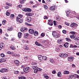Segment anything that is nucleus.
<instances>
[{
	"instance_id": "obj_27",
	"label": "nucleus",
	"mask_w": 79,
	"mask_h": 79,
	"mask_svg": "<svg viewBox=\"0 0 79 79\" xmlns=\"http://www.w3.org/2000/svg\"><path fill=\"white\" fill-rule=\"evenodd\" d=\"M43 60H47V57L46 56H43Z\"/></svg>"
},
{
	"instance_id": "obj_55",
	"label": "nucleus",
	"mask_w": 79,
	"mask_h": 79,
	"mask_svg": "<svg viewBox=\"0 0 79 79\" xmlns=\"http://www.w3.org/2000/svg\"><path fill=\"white\" fill-rule=\"evenodd\" d=\"M4 8L5 9H8V8H9V6H4Z\"/></svg>"
},
{
	"instance_id": "obj_13",
	"label": "nucleus",
	"mask_w": 79,
	"mask_h": 79,
	"mask_svg": "<svg viewBox=\"0 0 79 79\" xmlns=\"http://www.w3.org/2000/svg\"><path fill=\"white\" fill-rule=\"evenodd\" d=\"M74 60V57L71 56L69 57L68 60L69 61H73Z\"/></svg>"
},
{
	"instance_id": "obj_26",
	"label": "nucleus",
	"mask_w": 79,
	"mask_h": 79,
	"mask_svg": "<svg viewBox=\"0 0 79 79\" xmlns=\"http://www.w3.org/2000/svg\"><path fill=\"white\" fill-rule=\"evenodd\" d=\"M57 75L58 77H61V72H59L58 73Z\"/></svg>"
},
{
	"instance_id": "obj_18",
	"label": "nucleus",
	"mask_w": 79,
	"mask_h": 79,
	"mask_svg": "<svg viewBox=\"0 0 79 79\" xmlns=\"http://www.w3.org/2000/svg\"><path fill=\"white\" fill-rule=\"evenodd\" d=\"M64 46L65 48H68L69 46V43H66L64 44Z\"/></svg>"
},
{
	"instance_id": "obj_64",
	"label": "nucleus",
	"mask_w": 79,
	"mask_h": 79,
	"mask_svg": "<svg viewBox=\"0 0 79 79\" xmlns=\"http://www.w3.org/2000/svg\"><path fill=\"white\" fill-rule=\"evenodd\" d=\"M41 36H42V37H44V34L43 33H42L41 34Z\"/></svg>"
},
{
	"instance_id": "obj_57",
	"label": "nucleus",
	"mask_w": 79,
	"mask_h": 79,
	"mask_svg": "<svg viewBox=\"0 0 79 79\" xmlns=\"http://www.w3.org/2000/svg\"><path fill=\"white\" fill-rule=\"evenodd\" d=\"M54 24V26H56V22L55 21H53Z\"/></svg>"
},
{
	"instance_id": "obj_1",
	"label": "nucleus",
	"mask_w": 79,
	"mask_h": 79,
	"mask_svg": "<svg viewBox=\"0 0 79 79\" xmlns=\"http://www.w3.org/2000/svg\"><path fill=\"white\" fill-rule=\"evenodd\" d=\"M23 18V15L21 14H19L18 16L16 17V21L17 22H19V23H21L23 21V19H22Z\"/></svg>"
},
{
	"instance_id": "obj_45",
	"label": "nucleus",
	"mask_w": 79,
	"mask_h": 79,
	"mask_svg": "<svg viewBox=\"0 0 79 79\" xmlns=\"http://www.w3.org/2000/svg\"><path fill=\"white\" fill-rule=\"evenodd\" d=\"M44 8L45 10H47L48 8V7L47 6V5H44Z\"/></svg>"
},
{
	"instance_id": "obj_35",
	"label": "nucleus",
	"mask_w": 79,
	"mask_h": 79,
	"mask_svg": "<svg viewBox=\"0 0 79 79\" xmlns=\"http://www.w3.org/2000/svg\"><path fill=\"white\" fill-rule=\"evenodd\" d=\"M1 62L2 63V62H3V61H6V59L4 58H2L1 59Z\"/></svg>"
},
{
	"instance_id": "obj_21",
	"label": "nucleus",
	"mask_w": 79,
	"mask_h": 79,
	"mask_svg": "<svg viewBox=\"0 0 79 79\" xmlns=\"http://www.w3.org/2000/svg\"><path fill=\"white\" fill-rule=\"evenodd\" d=\"M21 34H22V33L21 32H19L18 33V37L19 38H21Z\"/></svg>"
},
{
	"instance_id": "obj_19",
	"label": "nucleus",
	"mask_w": 79,
	"mask_h": 79,
	"mask_svg": "<svg viewBox=\"0 0 79 79\" xmlns=\"http://www.w3.org/2000/svg\"><path fill=\"white\" fill-rule=\"evenodd\" d=\"M19 79H26V77H24V76L22 75L20 76L19 77Z\"/></svg>"
},
{
	"instance_id": "obj_20",
	"label": "nucleus",
	"mask_w": 79,
	"mask_h": 79,
	"mask_svg": "<svg viewBox=\"0 0 79 79\" xmlns=\"http://www.w3.org/2000/svg\"><path fill=\"white\" fill-rule=\"evenodd\" d=\"M32 69H33L35 70L37 69L38 67L37 66H32Z\"/></svg>"
},
{
	"instance_id": "obj_48",
	"label": "nucleus",
	"mask_w": 79,
	"mask_h": 79,
	"mask_svg": "<svg viewBox=\"0 0 79 79\" xmlns=\"http://www.w3.org/2000/svg\"><path fill=\"white\" fill-rule=\"evenodd\" d=\"M32 65H36L37 64V62H33L32 63Z\"/></svg>"
},
{
	"instance_id": "obj_38",
	"label": "nucleus",
	"mask_w": 79,
	"mask_h": 79,
	"mask_svg": "<svg viewBox=\"0 0 79 79\" xmlns=\"http://www.w3.org/2000/svg\"><path fill=\"white\" fill-rule=\"evenodd\" d=\"M65 40H66V41H67V42H69V41H70L71 40H70V39L68 38H65Z\"/></svg>"
},
{
	"instance_id": "obj_63",
	"label": "nucleus",
	"mask_w": 79,
	"mask_h": 79,
	"mask_svg": "<svg viewBox=\"0 0 79 79\" xmlns=\"http://www.w3.org/2000/svg\"><path fill=\"white\" fill-rule=\"evenodd\" d=\"M18 6L19 8H22V5L21 4H20Z\"/></svg>"
},
{
	"instance_id": "obj_59",
	"label": "nucleus",
	"mask_w": 79,
	"mask_h": 79,
	"mask_svg": "<svg viewBox=\"0 0 79 79\" xmlns=\"http://www.w3.org/2000/svg\"><path fill=\"white\" fill-rule=\"evenodd\" d=\"M52 74H56V71L55 70H53L52 72Z\"/></svg>"
},
{
	"instance_id": "obj_22",
	"label": "nucleus",
	"mask_w": 79,
	"mask_h": 79,
	"mask_svg": "<svg viewBox=\"0 0 79 79\" xmlns=\"http://www.w3.org/2000/svg\"><path fill=\"white\" fill-rule=\"evenodd\" d=\"M34 35H35V36L36 35H37L38 34H39V33L37 31H35V32H34V33H33Z\"/></svg>"
},
{
	"instance_id": "obj_24",
	"label": "nucleus",
	"mask_w": 79,
	"mask_h": 79,
	"mask_svg": "<svg viewBox=\"0 0 79 79\" xmlns=\"http://www.w3.org/2000/svg\"><path fill=\"white\" fill-rule=\"evenodd\" d=\"M64 74H69V72L68 71L65 70L64 72Z\"/></svg>"
},
{
	"instance_id": "obj_11",
	"label": "nucleus",
	"mask_w": 79,
	"mask_h": 79,
	"mask_svg": "<svg viewBox=\"0 0 79 79\" xmlns=\"http://www.w3.org/2000/svg\"><path fill=\"white\" fill-rule=\"evenodd\" d=\"M35 44L36 45H37V46H39V47H43V45L40 44V43H38L37 41L35 42Z\"/></svg>"
},
{
	"instance_id": "obj_6",
	"label": "nucleus",
	"mask_w": 79,
	"mask_h": 79,
	"mask_svg": "<svg viewBox=\"0 0 79 79\" xmlns=\"http://www.w3.org/2000/svg\"><path fill=\"white\" fill-rule=\"evenodd\" d=\"M74 12H73L71 14H69V15H67L68 17H69V16H70V18H74L75 16H76V13L74 14Z\"/></svg>"
},
{
	"instance_id": "obj_52",
	"label": "nucleus",
	"mask_w": 79,
	"mask_h": 79,
	"mask_svg": "<svg viewBox=\"0 0 79 79\" xmlns=\"http://www.w3.org/2000/svg\"><path fill=\"white\" fill-rule=\"evenodd\" d=\"M37 69L38 71H42V69H41L40 68H38V67Z\"/></svg>"
},
{
	"instance_id": "obj_44",
	"label": "nucleus",
	"mask_w": 79,
	"mask_h": 79,
	"mask_svg": "<svg viewBox=\"0 0 79 79\" xmlns=\"http://www.w3.org/2000/svg\"><path fill=\"white\" fill-rule=\"evenodd\" d=\"M26 25H27V26H32V25L31 24H28L27 23H25Z\"/></svg>"
},
{
	"instance_id": "obj_8",
	"label": "nucleus",
	"mask_w": 79,
	"mask_h": 79,
	"mask_svg": "<svg viewBox=\"0 0 79 79\" xmlns=\"http://www.w3.org/2000/svg\"><path fill=\"white\" fill-rule=\"evenodd\" d=\"M1 73H5V72H8V69H2L0 70Z\"/></svg>"
},
{
	"instance_id": "obj_2",
	"label": "nucleus",
	"mask_w": 79,
	"mask_h": 79,
	"mask_svg": "<svg viewBox=\"0 0 79 79\" xmlns=\"http://www.w3.org/2000/svg\"><path fill=\"white\" fill-rule=\"evenodd\" d=\"M52 35L55 38H59L60 36V34L56 31H52Z\"/></svg>"
},
{
	"instance_id": "obj_33",
	"label": "nucleus",
	"mask_w": 79,
	"mask_h": 79,
	"mask_svg": "<svg viewBox=\"0 0 79 79\" xmlns=\"http://www.w3.org/2000/svg\"><path fill=\"white\" fill-rule=\"evenodd\" d=\"M73 39L74 40H75V41H78V38H77V36H74Z\"/></svg>"
},
{
	"instance_id": "obj_43",
	"label": "nucleus",
	"mask_w": 79,
	"mask_h": 79,
	"mask_svg": "<svg viewBox=\"0 0 79 79\" xmlns=\"http://www.w3.org/2000/svg\"><path fill=\"white\" fill-rule=\"evenodd\" d=\"M19 71H14V74H19Z\"/></svg>"
},
{
	"instance_id": "obj_30",
	"label": "nucleus",
	"mask_w": 79,
	"mask_h": 79,
	"mask_svg": "<svg viewBox=\"0 0 79 79\" xmlns=\"http://www.w3.org/2000/svg\"><path fill=\"white\" fill-rule=\"evenodd\" d=\"M28 35H29V34L28 33H25L24 36L25 37V38H27Z\"/></svg>"
},
{
	"instance_id": "obj_16",
	"label": "nucleus",
	"mask_w": 79,
	"mask_h": 79,
	"mask_svg": "<svg viewBox=\"0 0 79 79\" xmlns=\"http://www.w3.org/2000/svg\"><path fill=\"white\" fill-rule=\"evenodd\" d=\"M27 16H31L34 15V14L31 13H27L26 14Z\"/></svg>"
},
{
	"instance_id": "obj_9",
	"label": "nucleus",
	"mask_w": 79,
	"mask_h": 79,
	"mask_svg": "<svg viewBox=\"0 0 79 79\" xmlns=\"http://www.w3.org/2000/svg\"><path fill=\"white\" fill-rule=\"evenodd\" d=\"M48 23L50 26H53V20H49L48 21Z\"/></svg>"
},
{
	"instance_id": "obj_28",
	"label": "nucleus",
	"mask_w": 79,
	"mask_h": 79,
	"mask_svg": "<svg viewBox=\"0 0 79 79\" xmlns=\"http://www.w3.org/2000/svg\"><path fill=\"white\" fill-rule=\"evenodd\" d=\"M26 10L27 12H31L32 10H31V9H30L29 8H27Z\"/></svg>"
},
{
	"instance_id": "obj_58",
	"label": "nucleus",
	"mask_w": 79,
	"mask_h": 79,
	"mask_svg": "<svg viewBox=\"0 0 79 79\" xmlns=\"http://www.w3.org/2000/svg\"><path fill=\"white\" fill-rule=\"evenodd\" d=\"M0 47L2 48H3V47H4V45H2V44H0Z\"/></svg>"
},
{
	"instance_id": "obj_23",
	"label": "nucleus",
	"mask_w": 79,
	"mask_h": 79,
	"mask_svg": "<svg viewBox=\"0 0 79 79\" xmlns=\"http://www.w3.org/2000/svg\"><path fill=\"white\" fill-rule=\"evenodd\" d=\"M10 47L11 49L13 50H16V48L13 46H10Z\"/></svg>"
},
{
	"instance_id": "obj_12",
	"label": "nucleus",
	"mask_w": 79,
	"mask_h": 79,
	"mask_svg": "<svg viewBox=\"0 0 79 79\" xmlns=\"http://www.w3.org/2000/svg\"><path fill=\"white\" fill-rule=\"evenodd\" d=\"M28 31H29V33L31 34H33L34 32L33 29H29Z\"/></svg>"
},
{
	"instance_id": "obj_54",
	"label": "nucleus",
	"mask_w": 79,
	"mask_h": 79,
	"mask_svg": "<svg viewBox=\"0 0 79 79\" xmlns=\"http://www.w3.org/2000/svg\"><path fill=\"white\" fill-rule=\"evenodd\" d=\"M70 33L73 35H74V34H75V32H74V31H71L70 32Z\"/></svg>"
},
{
	"instance_id": "obj_17",
	"label": "nucleus",
	"mask_w": 79,
	"mask_h": 79,
	"mask_svg": "<svg viewBox=\"0 0 79 79\" xmlns=\"http://www.w3.org/2000/svg\"><path fill=\"white\" fill-rule=\"evenodd\" d=\"M70 12H71V10H67V11H66V13L67 15H66L68 16V15H69V14H70Z\"/></svg>"
},
{
	"instance_id": "obj_60",
	"label": "nucleus",
	"mask_w": 79,
	"mask_h": 79,
	"mask_svg": "<svg viewBox=\"0 0 79 79\" xmlns=\"http://www.w3.org/2000/svg\"><path fill=\"white\" fill-rule=\"evenodd\" d=\"M48 19L47 16H44V19Z\"/></svg>"
},
{
	"instance_id": "obj_42",
	"label": "nucleus",
	"mask_w": 79,
	"mask_h": 79,
	"mask_svg": "<svg viewBox=\"0 0 79 79\" xmlns=\"http://www.w3.org/2000/svg\"><path fill=\"white\" fill-rule=\"evenodd\" d=\"M50 61L51 63H54V61H53V59L52 58H51L50 59Z\"/></svg>"
},
{
	"instance_id": "obj_4",
	"label": "nucleus",
	"mask_w": 79,
	"mask_h": 79,
	"mask_svg": "<svg viewBox=\"0 0 79 79\" xmlns=\"http://www.w3.org/2000/svg\"><path fill=\"white\" fill-rule=\"evenodd\" d=\"M31 17L30 16H27L26 18L25 21H27L28 23H31Z\"/></svg>"
},
{
	"instance_id": "obj_15",
	"label": "nucleus",
	"mask_w": 79,
	"mask_h": 79,
	"mask_svg": "<svg viewBox=\"0 0 79 79\" xmlns=\"http://www.w3.org/2000/svg\"><path fill=\"white\" fill-rule=\"evenodd\" d=\"M50 10H51V11H54L55 10V7L54 6H51L50 8Z\"/></svg>"
},
{
	"instance_id": "obj_25",
	"label": "nucleus",
	"mask_w": 79,
	"mask_h": 79,
	"mask_svg": "<svg viewBox=\"0 0 79 79\" xmlns=\"http://www.w3.org/2000/svg\"><path fill=\"white\" fill-rule=\"evenodd\" d=\"M26 1V0H21L20 1V3L21 4H23L24 3V2Z\"/></svg>"
},
{
	"instance_id": "obj_3",
	"label": "nucleus",
	"mask_w": 79,
	"mask_h": 79,
	"mask_svg": "<svg viewBox=\"0 0 79 79\" xmlns=\"http://www.w3.org/2000/svg\"><path fill=\"white\" fill-rule=\"evenodd\" d=\"M23 70L24 73H27L30 70V68L29 67H26L23 69Z\"/></svg>"
},
{
	"instance_id": "obj_29",
	"label": "nucleus",
	"mask_w": 79,
	"mask_h": 79,
	"mask_svg": "<svg viewBox=\"0 0 79 79\" xmlns=\"http://www.w3.org/2000/svg\"><path fill=\"white\" fill-rule=\"evenodd\" d=\"M57 42L58 44H61L62 43V40H57Z\"/></svg>"
},
{
	"instance_id": "obj_7",
	"label": "nucleus",
	"mask_w": 79,
	"mask_h": 79,
	"mask_svg": "<svg viewBox=\"0 0 79 79\" xmlns=\"http://www.w3.org/2000/svg\"><path fill=\"white\" fill-rule=\"evenodd\" d=\"M28 29L25 27H23L20 29V31L21 32H24L25 31H27Z\"/></svg>"
},
{
	"instance_id": "obj_50",
	"label": "nucleus",
	"mask_w": 79,
	"mask_h": 79,
	"mask_svg": "<svg viewBox=\"0 0 79 79\" xmlns=\"http://www.w3.org/2000/svg\"><path fill=\"white\" fill-rule=\"evenodd\" d=\"M22 10H23V11H25V12L27 11L26 8H22Z\"/></svg>"
},
{
	"instance_id": "obj_5",
	"label": "nucleus",
	"mask_w": 79,
	"mask_h": 79,
	"mask_svg": "<svg viewBox=\"0 0 79 79\" xmlns=\"http://www.w3.org/2000/svg\"><path fill=\"white\" fill-rule=\"evenodd\" d=\"M68 56V55L65 53L64 54L63 53H61L60 54V57H61V58H63L64 57L66 58Z\"/></svg>"
},
{
	"instance_id": "obj_62",
	"label": "nucleus",
	"mask_w": 79,
	"mask_h": 79,
	"mask_svg": "<svg viewBox=\"0 0 79 79\" xmlns=\"http://www.w3.org/2000/svg\"><path fill=\"white\" fill-rule=\"evenodd\" d=\"M73 77L74 76H73V75H70V76H69V78H71V79H73Z\"/></svg>"
},
{
	"instance_id": "obj_32",
	"label": "nucleus",
	"mask_w": 79,
	"mask_h": 79,
	"mask_svg": "<svg viewBox=\"0 0 79 79\" xmlns=\"http://www.w3.org/2000/svg\"><path fill=\"white\" fill-rule=\"evenodd\" d=\"M13 29V28L12 27H9L8 28V30L9 31H12Z\"/></svg>"
},
{
	"instance_id": "obj_40",
	"label": "nucleus",
	"mask_w": 79,
	"mask_h": 79,
	"mask_svg": "<svg viewBox=\"0 0 79 79\" xmlns=\"http://www.w3.org/2000/svg\"><path fill=\"white\" fill-rule=\"evenodd\" d=\"M74 77H76V78H78V79H79V76L77 74H75L74 76Z\"/></svg>"
},
{
	"instance_id": "obj_37",
	"label": "nucleus",
	"mask_w": 79,
	"mask_h": 79,
	"mask_svg": "<svg viewBox=\"0 0 79 79\" xmlns=\"http://www.w3.org/2000/svg\"><path fill=\"white\" fill-rule=\"evenodd\" d=\"M70 26L71 27H74V23H72L70 25Z\"/></svg>"
},
{
	"instance_id": "obj_34",
	"label": "nucleus",
	"mask_w": 79,
	"mask_h": 79,
	"mask_svg": "<svg viewBox=\"0 0 79 79\" xmlns=\"http://www.w3.org/2000/svg\"><path fill=\"white\" fill-rule=\"evenodd\" d=\"M23 47L24 48V49H26L27 50H29V47H28L25 46H23Z\"/></svg>"
},
{
	"instance_id": "obj_10",
	"label": "nucleus",
	"mask_w": 79,
	"mask_h": 79,
	"mask_svg": "<svg viewBox=\"0 0 79 79\" xmlns=\"http://www.w3.org/2000/svg\"><path fill=\"white\" fill-rule=\"evenodd\" d=\"M14 63L15 64L16 66H18L19 65V62L17 60H16L14 61Z\"/></svg>"
},
{
	"instance_id": "obj_39",
	"label": "nucleus",
	"mask_w": 79,
	"mask_h": 79,
	"mask_svg": "<svg viewBox=\"0 0 79 79\" xmlns=\"http://www.w3.org/2000/svg\"><path fill=\"white\" fill-rule=\"evenodd\" d=\"M0 56L1 57H5V55L3 53H1L0 54Z\"/></svg>"
},
{
	"instance_id": "obj_53",
	"label": "nucleus",
	"mask_w": 79,
	"mask_h": 79,
	"mask_svg": "<svg viewBox=\"0 0 79 79\" xmlns=\"http://www.w3.org/2000/svg\"><path fill=\"white\" fill-rule=\"evenodd\" d=\"M70 38H71V39H74V35H71L70 36Z\"/></svg>"
},
{
	"instance_id": "obj_56",
	"label": "nucleus",
	"mask_w": 79,
	"mask_h": 79,
	"mask_svg": "<svg viewBox=\"0 0 79 79\" xmlns=\"http://www.w3.org/2000/svg\"><path fill=\"white\" fill-rule=\"evenodd\" d=\"M37 71H37V69H35L34 70V73H37Z\"/></svg>"
},
{
	"instance_id": "obj_36",
	"label": "nucleus",
	"mask_w": 79,
	"mask_h": 79,
	"mask_svg": "<svg viewBox=\"0 0 79 79\" xmlns=\"http://www.w3.org/2000/svg\"><path fill=\"white\" fill-rule=\"evenodd\" d=\"M6 14V16H9V15H10V13H9V12H8V11H7Z\"/></svg>"
},
{
	"instance_id": "obj_14",
	"label": "nucleus",
	"mask_w": 79,
	"mask_h": 79,
	"mask_svg": "<svg viewBox=\"0 0 79 79\" xmlns=\"http://www.w3.org/2000/svg\"><path fill=\"white\" fill-rule=\"evenodd\" d=\"M39 60H43V56L41 55H39L38 56Z\"/></svg>"
},
{
	"instance_id": "obj_47",
	"label": "nucleus",
	"mask_w": 79,
	"mask_h": 79,
	"mask_svg": "<svg viewBox=\"0 0 79 79\" xmlns=\"http://www.w3.org/2000/svg\"><path fill=\"white\" fill-rule=\"evenodd\" d=\"M62 32L63 34H66V31L65 30H63L62 31Z\"/></svg>"
},
{
	"instance_id": "obj_31",
	"label": "nucleus",
	"mask_w": 79,
	"mask_h": 79,
	"mask_svg": "<svg viewBox=\"0 0 79 79\" xmlns=\"http://www.w3.org/2000/svg\"><path fill=\"white\" fill-rule=\"evenodd\" d=\"M15 15H14V14H11L10 16V17L11 18V19H13Z\"/></svg>"
},
{
	"instance_id": "obj_41",
	"label": "nucleus",
	"mask_w": 79,
	"mask_h": 79,
	"mask_svg": "<svg viewBox=\"0 0 79 79\" xmlns=\"http://www.w3.org/2000/svg\"><path fill=\"white\" fill-rule=\"evenodd\" d=\"M5 23H6V20H4L2 22V24H3V25H5Z\"/></svg>"
},
{
	"instance_id": "obj_51",
	"label": "nucleus",
	"mask_w": 79,
	"mask_h": 79,
	"mask_svg": "<svg viewBox=\"0 0 79 79\" xmlns=\"http://www.w3.org/2000/svg\"><path fill=\"white\" fill-rule=\"evenodd\" d=\"M56 19L58 21H60V18H58V17H56Z\"/></svg>"
},
{
	"instance_id": "obj_46",
	"label": "nucleus",
	"mask_w": 79,
	"mask_h": 79,
	"mask_svg": "<svg viewBox=\"0 0 79 79\" xmlns=\"http://www.w3.org/2000/svg\"><path fill=\"white\" fill-rule=\"evenodd\" d=\"M44 77H45V78L47 79H48L49 78L48 76L47 75H44Z\"/></svg>"
},
{
	"instance_id": "obj_49",
	"label": "nucleus",
	"mask_w": 79,
	"mask_h": 79,
	"mask_svg": "<svg viewBox=\"0 0 79 79\" xmlns=\"http://www.w3.org/2000/svg\"><path fill=\"white\" fill-rule=\"evenodd\" d=\"M15 56H16V57H19L20 56L19 54H17L15 55Z\"/></svg>"
},
{
	"instance_id": "obj_61",
	"label": "nucleus",
	"mask_w": 79,
	"mask_h": 79,
	"mask_svg": "<svg viewBox=\"0 0 79 79\" xmlns=\"http://www.w3.org/2000/svg\"><path fill=\"white\" fill-rule=\"evenodd\" d=\"M58 27L59 29H61L62 26L60 25H59L58 26Z\"/></svg>"
}]
</instances>
